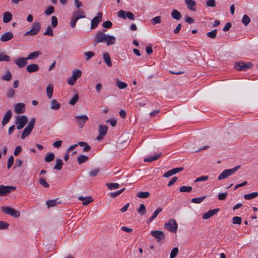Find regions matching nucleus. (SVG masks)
I'll return each instance as SVG.
<instances>
[{
    "mask_svg": "<svg viewBox=\"0 0 258 258\" xmlns=\"http://www.w3.org/2000/svg\"><path fill=\"white\" fill-rule=\"evenodd\" d=\"M164 227L170 232L175 233L177 230L178 225L175 220L170 219L164 224Z\"/></svg>",
    "mask_w": 258,
    "mask_h": 258,
    "instance_id": "6",
    "label": "nucleus"
},
{
    "mask_svg": "<svg viewBox=\"0 0 258 258\" xmlns=\"http://www.w3.org/2000/svg\"><path fill=\"white\" fill-rule=\"evenodd\" d=\"M185 4L188 9L190 10L195 12L196 3L194 0H185Z\"/></svg>",
    "mask_w": 258,
    "mask_h": 258,
    "instance_id": "20",
    "label": "nucleus"
},
{
    "mask_svg": "<svg viewBox=\"0 0 258 258\" xmlns=\"http://www.w3.org/2000/svg\"><path fill=\"white\" fill-rule=\"evenodd\" d=\"M126 12L123 10H120L118 13V16L119 18L125 19H126Z\"/></svg>",
    "mask_w": 258,
    "mask_h": 258,
    "instance_id": "61",
    "label": "nucleus"
},
{
    "mask_svg": "<svg viewBox=\"0 0 258 258\" xmlns=\"http://www.w3.org/2000/svg\"><path fill=\"white\" fill-rule=\"evenodd\" d=\"M41 52H40V51H37L31 52L28 55V56L27 57V59L28 60L35 59L37 58L40 55H41Z\"/></svg>",
    "mask_w": 258,
    "mask_h": 258,
    "instance_id": "28",
    "label": "nucleus"
},
{
    "mask_svg": "<svg viewBox=\"0 0 258 258\" xmlns=\"http://www.w3.org/2000/svg\"><path fill=\"white\" fill-rule=\"evenodd\" d=\"M13 34L11 31L7 32L2 34L0 38V40L2 42H7L13 38Z\"/></svg>",
    "mask_w": 258,
    "mask_h": 258,
    "instance_id": "16",
    "label": "nucleus"
},
{
    "mask_svg": "<svg viewBox=\"0 0 258 258\" xmlns=\"http://www.w3.org/2000/svg\"><path fill=\"white\" fill-rule=\"evenodd\" d=\"M16 113H23L25 111V104L23 103H18L14 106Z\"/></svg>",
    "mask_w": 258,
    "mask_h": 258,
    "instance_id": "15",
    "label": "nucleus"
},
{
    "mask_svg": "<svg viewBox=\"0 0 258 258\" xmlns=\"http://www.w3.org/2000/svg\"><path fill=\"white\" fill-rule=\"evenodd\" d=\"M206 5L208 7H215L216 6V0L207 1Z\"/></svg>",
    "mask_w": 258,
    "mask_h": 258,
    "instance_id": "57",
    "label": "nucleus"
},
{
    "mask_svg": "<svg viewBox=\"0 0 258 258\" xmlns=\"http://www.w3.org/2000/svg\"><path fill=\"white\" fill-rule=\"evenodd\" d=\"M17 187L12 185L4 186L0 185V196H5L7 195L11 192L14 191L16 189Z\"/></svg>",
    "mask_w": 258,
    "mask_h": 258,
    "instance_id": "9",
    "label": "nucleus"
},
{
    "mask_svg": "<svg viewBox=\"0 0 258 258\" xmlns=\"http://www.w3.org/2000/svg\"><path fill=\"white\" fill-rule=\"evenodd\" d=\"M227 196V192H221L218 195V198L219 200L223 201L224 200Z\"/></svg>",
    "mask_w": 258,
    "mask_h": 258,
    "instance_id": "62",
    "label": "nucleus"
},
{
    "mask_svg": "<svg viewBox=\"0 0 258 258\" xmlns=\"http://www.w3.org/2000/svg\"><path fill=\"white\" fill-rule=\"evenodd\" d=\"M161 156H162V153H159L158 154H156L154 156H150L149 157L145 158L144 159V161L145 162H152L155 160L158 159L159 158H160L161 157Z\"/></svg>",
    "mask_w": 258,
    "mask_h": 258,
    "instance_id": "23",
    "label": "nucleus"
},
{
    "mask_svg": "<svg viewBox=\"0 0 258 258\" xmlns=\"http://www.w3.org/2000/svg\"><path fill=\"white\" fill-rule=\"evenodd\" d=\"M12 19V15L8 12H5L3 14V21L5 23L10 22Z\"/></svg>",
    "mask_w": 258,
    "mask_h": 258,
    "instance_id": "25",
    "label": "nucleus"
},
{
    "mask_svg": "<svg viewBox=\"0 0 258 258\" xmlns=\"http://www.w3.org/2000/svg\"><path fill=\"white\" fill-rule=\"evenodd\" d=\"M232 174V170H231L230 169H225L219 175L218 179H224Z\"/></svg>",
    "mask_w": 258,
    "mask_h": 258,
    "instance_id": "19",
    "label": "nucleus"
},
{
    "mask_svg": "<svg viewBox=\"0 0 258 258\" xmlns=\"http://www.w3.org/2000/svg\"><path fill=\"white\" fill-rule=\"evenodd\" d=\"M105 122L110 123L112 126H114L116 124V120L115 118L108 119Z\"/></svg>",
    "mask_w": 258,
    "mask_h": 258,
    "instance_id": "64",
    "label": "nucleus"
},
{
    "mask_svg": "<svg viewBox=\"0 0 258 258\" xmlns=\"http://www.w3.org/2000/svg\"><path fill=\"white\" fill-rule=\"evenodd\" d=\"M27 57H18L15 59V64L19 68H23L27 64Z\"/></svg>",
    "mask_w": 258,
    "mask_h": 258,
    "instance_id": "14",
    "label": "nucleus"
},
{
    "mask_svg": "<svg viewBox=\"0 0 258 258\" xmlns=\"http://www.w3.org/2000/svg\"><path fill=\"white\" fill-rule=\"evenodd\" d=\"M171 16L173 19L177 21L181 18V14L177 10H173L171 13Z\"/></svg>",
    "mask_w": 258,
    "mask_h": 258,
    "instance_id": "29",
    "label": "nucleus"
},
{
    "mask_svg": "<svg viewBox=\"0 0 258 258\" xmlns=\"http://www.w3.org/2000/svg\"><path fill=\"white\" fill-rule=\"evenodd\" d=\"M103 59L104 62L108 67H110L112 66V62L110 55L107 53L104 52L103 53Z\"/></svg>",
    "mask_w": 258,
    "mask_h": 258,
    "instance_id": "24",
    "label": "nucleus"
},
{
    "mask_svg": "<svg viewBox=\"0 0 258 258\" xmlns=\"http://www.w3.org/2000/svg\"><path fill=\"white\" fill-rule=\"evenodd\" d=\"M14 158L13 156L9 157L8 161L7 168L10 169L14 163Z\"/></svg>",
    "mask_w": 258,
    "mask_h": 258,
    "instance_id": "58",
    "label": "nucleus"
},
{
    "mask_svg": "<svg viewBox=\"0 0 258 258\" xmlns=\"http://www.w3.org/2000/svg\"><path fill=\"white\" fill-rule=\"evenodd\" d=\"M54 7L52 6L48 7L45 11V15L49 16L54 12Z\"/></svg>",
    "mask_w": 258,
    "mask_h": 258,
    "instance_id": "50",
    "label": "nucleus"
},
{
    "mask_svg": "<svg viewBox=\"0 0 258 258\" xmlns=\"http://www.w3.org/2000/svg\"><path fill=\"white\" fill-rule=\"evenodd\" d=\"M219 210L220 209L219 208L209 210V211H208L203 215V219L206 220L210 218V217L216 214L217 212H218Z\"/></svg>",
    "mask_w": 258,
    "mask_h": 258,
    "instance_id": "17",
    "label": "nucleus"
},
{
    "mask_svg": "<svg viewBox=\"0 0 258 258\" xmlns=\"http://www.w3.org/2000/svg\"><path fill=\"white\" fill-rule=\"evenodd\" d=\"M58 199H56L54 200H51L46 201V205L48 208L53 207L56 206L57 204L59 203V202H57Z\"/></svg>",
    "mask_w": 258,
    "mask_h": 258,
    "instance_id": "35",
    "label": "nucleus"
},
{
    "mask_svg": "<svg viewBox=\"0 0 258 258\" xmlns=\"http://www.w3.org/2000/svg\"><path fill=\"white\" fill-rule=\"evenodd\" d=\"M106 186L109 190L117 189L119 187V184L117 183H108Z\"/></svg>",
    "mask_w": 258,
    "mask_h": 258,
    "instance_id": "38",
    "label": "nucleus"
},
{
    "mask_svg": "<svg viewBox=\"0 0 258 258\" xmlns=\"http://www.w3.org/2000/svg\"><path fill=\"white\" fill-rule=\"evenodd\" d=\"M252 67L250 62H244L243 61L237 62L235 63L234 68L239 71H246Z\"/></svg>",
    "mask_w": 258,
    "mask_h": 258,
    "instance_id": "8",
    "label": "nucleus"
},
{
    "mask_svg": "<svg viewBox=\"0 0 258 258\" xmlns=\"http://www.w3.org/2000/svg\"><path fill=\"white\" fill-rule=\"evenodd\" d=\"M241 223V218L238 216H235L232 218V223L234 224H240Z\"/></svg>",
    "mask_w": 258,
    "mask_h": 258,
    "instance_id": "52",
    "label": "nucleus"
},
{
    "mask_svg": "<svg viewBox=\"0 0 258 258\" xmlns=\"http://www.w3.org/2000/svg\"><path fill=\"white\" fill-rule=\"evenodd\" d=\"M58 24L57 19L55 16L51 17V25L53 28H55Z\"/></svg>",
    "mask_w": 258,
    "mask_h": 258,
    "instance_id": "59",
    "label": "nucleus"
},
{
    "mask_svg": "<svg viewBox=\"0 0 258 258\" xmlns=\"http://www.w3.org/2000/svg\"><path fill=\"white\" fill-rule=\"evenodd\" d=\"M206 198V196H202L199 198H195L191 199V201L193 203L200 204L202 203Z\"/></svg>",
    "mask_w": 258,
    "mask_h": 258,
    "instance_id": "40",
    "label": "nucleus"
},
{
    "mask_svg": "<svg viewBox=\"0 0 258 258\" xmlns=\"http://www.w3.org/2000/svg\"><path fill=\"white\" fill-rule=\"evenodd\" d=\"M82 74V72L80 70L76 69L73 70L71 76L67 80L68 84L71 86L74 85L76 83V81L81 77Z\"/></svg>",
    "mask_w": 258,
    "mask_h": 258,
    "instance_id": "2",
    "label": "nucleus"
},
{
    "mask_svg": "<svg viewBox=\"0 0 258 258\" xmlns=\"http://www.w3.org/2000/svg\"><path fill=\"white\" fill-rule=\"evenodd\" d=\"M2 211L5 214L10 215L14 218H18L20 215L19 211L9 207H2Z\"/></svg>",
    "mask_w": 258,
    "mask_h": 258,
    "instance_id": "7",
    "label": "nucleus"
},
{
    "mask_svg": "<svg viewBox=\"0 0 258 258\" xmlns=\"http://www.w3.org/2000/svg\"><path fill=\"white\" fill-rule=\"evenodd\" d=\"M41 30V25L39 22H34L29 31L24 34V36H34L39 32Z\"/></svg>",
    "mask_w": 258,
    "mask_h": 258,
    "instance_id": "4",
    "label": "nucleus"
},
{
    "mask_svg": "<svg viewBox=\"0 0 258 258\" xmlns=\"http://www.w3.org/2000/svg\"><path fill=\"white\" fill-rule=\"evenodd\" d=\"M217 33V29H214L213 31L208 32L207 33V36L210 38L214 39L216 37Z\"/></svg>",
    "mask_w": 258,
    "mask_h": 258,
    "instance_id": "46",
    "label": "nucleus"
},
{
    "mask_svg": "<svg viewBox=\"0 0 258 258\" xmlns=\"http://www.w3.org/2000/svg\"><path fill=\"white\" fill-rule=\"evenodd\" d=\"M151 21L152 23L154 25L159 24L161 21V18L160 16H157L152 18Z\"/></svg>",
    "mask_w": 258,
    "mask_h": 258,
    "instance_id": "56",
    "label": "nucleus"
},
{
    "mask_svg": "<svg viewBox=\"0 0 258 258\" xmlns=\"http://www.w3.org/2000/svg\"><path fill=\"white\" fill-rule=\"evenodd\" d=\"M85 56L86 57V60H89L90 58L93 57L95 55V53L93 51H87L85 52Z\"/></svg>",
    "mask_w": 258,
    "mask_h": 258,
    "instance_id": "47",
    "label": "nucleus"
},
{
    "mask_svg": "<svg viewBox=\"0 0 258 258\" xmlns=\"http://www.w3.org/2000/svg\"><path fill=\"white\" fill-rule=\"evenodd\" d=\"M63 165V163L62 160L59 158H57L56 159V164L55 166L53 167V169L60 170L62 168Z\"/></svg>",
    "mask_w": 258,
    "mask_h": 258,
    "instance_id": "30",
    "label": "nucleus"
},
{
    "mask_svg": "<svg viewBox=\"0 0 258 258\" xmlns=\"http://www.w3.org/2000/svg\"><path fill=\"white\" fill-rule=\"evenodd\" d=\"M241 21L246 26L250 22V19L247 15H244L242 17Z\"/></svg>",
    "mask_w": 258,
    "mask_h": 258,
    "instance_id": "44",
    "label": "nucleus"
},
{
    "mask_svg": "<svg viewBox=\"0 0 258 258\" xmlns=\"http://www.w3.org/2000/svg\"><path fill=\"white\" fill-rule=\"evenodd\" d=\"M106 30L103 29L102 31L96 33L94 36V41L96 44L100 43H105L107 46L113 45L116 42V37L113 35L104 33Z\"/></svg>",
    "mask_w": 258,
    "mask_h": 258,
    "instance_id": "1",
    "label": "nucleus"
},
{
    "mask_svg": "<svg viewBox=\"0 0 258 258\" xmlns=\"http://www.w3.org/2000/svg\"><path fill=\"white\" fill-rule=\"evenodd\" d=\"M79 100V96L77 94H75L69 101L71 105H74Z\"/></svg>",
    "mask_w": 258,
    "mask_h": 258,
    "instance_id": "51",
    "label": "nucleus"
},
{
    "mask_svg": "<svg viewBox=\"0 0 258 258\" xmlns=\"http://www.w3.org/2000/svg\"><path fill=\"white\" fill-rule=\"evenodd\" d=\"M39 183L45 187H48L49 186V184L42 178L39 179Z\"/></svg>",
    "mask_w": 258,
    "mask_h": 258,
    "instance_id": "63",
    "label": "nucleus"
},
{
    "mask_svg": "<svg viewBox=\"0 0 258 258\" xmlns=\"http://www.w3.org/2000/svg\"><path fill=\"white\" fill-rule=\"evenodd\" d=\"M108 127L105 124H99L98 126L99 135L97 137V140H101L106 135Z\"/></svg>",
    "mask_w": 258,
    "mask_h": 258,
    "instance_id": "11",
    "label": "nucleus"
},
{
    "mask_svg": "<svg viewBox=\"0 0 258 258\" xmlns=\"http://www.w3.org/2000/svg\"><path fill=\"white\" fill-rule=\"evenodd\" d=\"M78 199L82 201L83 205H87L93 201V199L91 197H83L82 196H80L78 198Z\"/></svg>",
    "mask_w": 258,
    "mask_h": 258,
    "instance_id": "27",
    "label": "nucleus"
},
{
    "mask_svg": "<svg viewBox=\"0 0 258 258\" xmlns=\"http://www.w3.org/2000/svg\"><path fill=\"white\" fill-rule=\"evenodd\" d=\"M116 85L117 86V87L120 89H125L127 86V85L126 83L122 82L119 80H116Z\"/></svg>",
    "mask_w": 258,
    "mask_h": 258,
    "instance_id": "36",
    "label": "nucleus"
},
{
    "mask_svg": "<svg viewBox=\"0 0 258 258\" xmlns=\"http://www.w3.org/2000/svg\"><path fill=\"white\" fill-rule=\"evenodd\" d=\"M75 118L81 128L84 126V123L88 119V117L86 115H76L75 116Z\"/></svg>",
    "mask_w": 258,
    "mask_h": 258,
    "instance_id": "13",
    "label": "nucleus"
},
{
    "mask_svg": "<svg viewBox=\"0 0 258 258\" xmlns=\"http://www.w3.org/2000/svg\"><path fill=\"white\" fill-rule=\"evenodd\" d=\"M46 91L47 96L49 99H51L53 92V86L52 84H49L46 87Z\"/></svg>",
    "mask_w": 258,
    "mask_h": 258,
    "instance_id": "26",
    "label": "nucleus"
},
{
    "mask_svg": "<svg viewBox=\"0 0 258 258\" xmlns=\"http://www.w3.org/2000/svg\"><path fill=\"white\" fill-rule=\"evenodd\" d=\"M150 192L148 191H140L137 194L136 196L141 199H146L150 196Z\"/></svg>",
    "mask_w": 258,
    "mask_h": 258,
    "instance_id": "32",
    "label": "nucleus"
},
{
    "mask_svg": "<svg viewBox=\"0 0 258 258\" xmlns=\"http://www.w3.org/2000/svg\"><path fill=\"white\" fill-rule=\"evenodd\" d=\"M180 192H190L192 190V187L190 186H182L179 188Z\"/></svg>",
    "mask_w": 258,
    "mask_h": 258,
    "instance_id": "42",
    "label": "nucleus"
},
{
    "mask_svg": "<svg viewBox=\"0 0 258 258\" xmlns=\"http://www.w3.org/2000/svg\"><path fill=\"white\" fill-rule=\"evenodd\" d=\"M151 235L159 243H162L165 239V234L162 231L153 230L151 231Z\"/></svg>",
    "mask_w": 258,
    "mask_h": 258,
    "instance_id": "10",
    "label": "nucleus"
},
{
    "mask_svg": "<svg viewBox=\"0 0 258 258\" xmlns=\"http://www.w3.org/2000/svg\"><path fill=\"white\" fill-rule=\"evenodd\" d=\"M100 170L98 168H96L92 171H90L89 173V174L91 177H94L97 175V174L99 173Z\"/></svg>",
    "mask_w": 258,
    "mask_h": 258,
    "instance_id": "60",
    "label": "nucleus"
},
{
    "mask_svg": "<svg viewBox=\"0 0 258 258\" xmlns=\"http://www.w3.org/2000/svg\"><path fill=\"white\" fill-rule=\"evenodd\" d=\"M39 67L37 64L32 63L29 64L26 67V70L29 73H33L38 71Z\"/></svg>",
    "mask_w": 258,
    "mask_h": 258,
    "instance_id": "21",
    "label": "nucleus"
},
{
    "mask_svg": "<svg viewBox=\"0 0 258 258\" xmlns=\"http://www.w3.org/2000/svg\"><path fill=\"white\" fill-rule=\"evenodd\" d=\"M43 35H47V36H53V31H52V29L51 27L50 26H47V27L46 28V29L45 31L44 32Z\"/></svg>",
    "mask_w": 258,
    "mask_h": 258,
    "instance_id": "45",
    "label": "nucleus"
},
{
    "mask_svg": "<svg viewBox=\"0 0 258 258\" xmlns=\"http://www.w3.org/2000/svg\"><path fill=\"white\" fill-rule=\"evenodd\" d=\"M258 196L257 192H253L250 194H247L244 195V199L245 200H251L254 199Z\"/></svg>",
    "mask_w": 258,
    "mask_h": 258,
    "instance_id": "34",
    "label": "nucleus"
},
{
    "mask_svg": "<svg viewBox=\"0 0 258 258\" xmlns=\"http://www.w3.org/2000/svg\"><path fill=\"white\" fill-rule=\"evenodd\" d=\"M28 121V117L23 115H17L16 117L15 124L17 125V129L21 130L23 128Z\"/></svg>",
    "mask_w": 258,
    "mask_h": 258,
    "instance_id": "3",
    "label": "nucleus"
},
{
    "mask_svg": "<svg viewBox=\"0 0 258 258\" xmlns=\"http://www.w3.org/2000/svg\"><path fill=\"white\" fill-rule=\"evenodd\" d=\"M178 252V248L177 247H174L170 253V257L175 258Z\"/></svg>",
    "mask_w": 258,
    "mask_h": 258,
    "instance_id": "48",
    "label": "nucleus"
},
{
    "mask_svg": "<svg viewBox=\"0 0 258 258\" xmlns=\"http://www.w3.org/2000/svg\"><path fill=\"white\" fill-rule=\"evenodd\" d=\"M162 211V208L161 207L158 208L153 213V215L150 217L147 220L148 224L151 223L154 219H155L158 215Z\"/></svg>",
    "mask_w": 258,
    "mask_h": 258,
    "instance_id": "22",
    "label": "nucleus"
},
{
    "mask_svg": "<svg viewBox=\"0 0 258 258\" xmlns=\"http://www.w3.org/2000/svg\"><path fill=\"white\" fill-rule=\"evenodd\" d=\"M10 57L3 53H0V61L9 62L10 61Z\"/></svg>",
    "mask_w": 258,
    "mask_h": 258,
    "instance_id": "43",
    "label": "nucleus"
},
{
    "mask_svg": "<svg viewBox=\"0 0 258 258\" xmlns=\"http://www.w3.org/2000/svg\"><path fill=\"white\" fill-rule=\"evenodd\" d=\"M2 78L4 80L9 81L12 79V74L10 72H8L5 75L3 76Z\"/></svg>",
    "mask_w": 258,
    "mask_h": 258,
    "instance_id": "55",
    "label": "nucleus"
},
{
    "mask_svg": "<svg viewBox=\"0 0 258 258\" xmlns=\"http://www.w3.org/2000/svg\"><path fill=\"white\" fill-rule=\"evenodd\" d=\"M102 14L101 13H98L97 15L93 18L91 22L90 28L93 29L96 28L98 24L102 21Z\"/></svg>",
    "mask_w": 258,
    "mask_h": 258,
    "instance_id": "12",
    "label": "nucleus"
},
{
    "mask_svg": "<svg viewBox=\"0 0 258 258\" xmlns=\"http://www.w3.org/2000/svg\"><path fill=\"white\" fill-rule=\"evenodd\" d=\"M12 116V114H5L2 121V125L5 126L7 123H8L11 119Z\"/></svg>",
    "mask_w": 258,
    "mask_h": 258,
    "instance_id": "37",
    "label": "nucleus"
},
{
    "mask_svg": "<svg viewBox=\"0 0 258 258\" xmlns=\"http://www.w3.org/2000/svg\"><path fill=\"white\" fill-rule=\"evenodd\" d=\"M35 123V119L32 118L28 123V125L24 128L21 135V139H24L28 137L33 130Z\"/></svg>",
    "mask_w": 258,
    "mask_h": 258,
    "instance_id": "5",
    "label": "nucleus"
},
{
    "mask_svg": "<svg viewBox=\"0 0 258 258\" xmlns=\"http://www.w3.org/2000/svg\"><path fill=\"white\" fill-rule=\"evenodd\" d=\"M54 158V154L53 153H48L46 155L44 161L46 162L52 161Z\"/></svg>",
    "mask_w": 258,
    "mask_h": 258,
    "instance_id": "39",
    "label": "nucleus"
},
{
    "mask_svg": "<svg viewBox=\"0 0 258 258\" xmlns=\"http://www.w3.org/2000/svg\"><path fill=\"white\" fill-rule=\"evenodd\" d=\"M125 190V188H123L118 191L111 192L110 194V196L112 198H115L118 196H119L120 194H121L122 192H123Z\"/></svg>",
    "mask_w": 258,
    "mask_h": 258,
    "instance_id": "49",
    "label": "nucleus"
},
{
    "mask_svg": "<svg viewBox=\"0 0 258 258\" xmlns=\"http://www.w3.org/2000/svg\"><path fill=\"white\" fill-rule=\"evenodd\" d=\"M88 158V157L85 155H80L77 157V161L79 164H82L87 161Z\"/></svg>",
    "mask_w": 258,
    "mask_h": 258,
    "instance_id": "33",
    "label": "nucleus"
},
{
    "mask_svg": "<svg viewBox=\"0 0 258 258\" xmlns=\"http://www.w3.org/2000/svg\"><path fill=\"white\" fill-rule=\"evenodd\" d=\"M9 224L4 221H0V229H7L8 228Z\"/></svg>",
    "mask_w": 258,
    "mask_h": 258,
    "instance_id": "54",
    "label": "nucleus"
},
{
    "mask_svg": "<svg viewBox=\"0 0 258 258\" xmlns=\"http://www.w3.org/2000/svg\"><path fill=\"white\" fill-rule=\"evenodd\" d=\"M59 103L55 99H53L51 102L50 107L52 109L56 110L60 108Z\"/></svg>",
    "mask_w": 258,
    "mask_h": 258,
    "instance_id": "31",
    "label": "nucleus"
},
{
    "mask_svg": "<svg viewBox=\"0 0 258 258\" xmlns=\"http://www.w3.org/2000/svg\"><path fill=\"white\" fill-rule=\"evenodd\" d=\"M208 179H209L208 176L203 175V176H201L196 178V179L195 180V182L207 181Z\"/></svg>",
    "mask_w": 258,
    "mask_h": 258,
    "instance_id": "53",
    "label": "nucleus"
},
{
    "mask_svg": "<svg viewBox=\"0 0 258 258\" xmlns=\"http://www.w3.org/2000/svg\"><path fill=\"white\" fill-rule=\"evenodd\" d=\"M72 16L77 18L78 20L82 18H85L86 17L84 12L81 9H78L76 11H75L72 14Z\"/></svg>",
    "mask_w": 258,
    "mask_h": 258,
    "instance_id": "18",
    "label": "nucleus"
},
{
    "mask_svg": "<svg viewBox=\"0 0 258 258\" xmlns=\"http://www.w3.org/2000/svg\"><path fill=\"white\" fill-rule=\"evenodd\" d=\"M137 212L141 215H145L146 213L145 206L143 204H140L139 208L137 209Z\"/></svg>",
    "mask_w": 258,
    "mask_h": 258,
    "instance_id": "41",
    "label": "nucleus"
}]
</instances>
